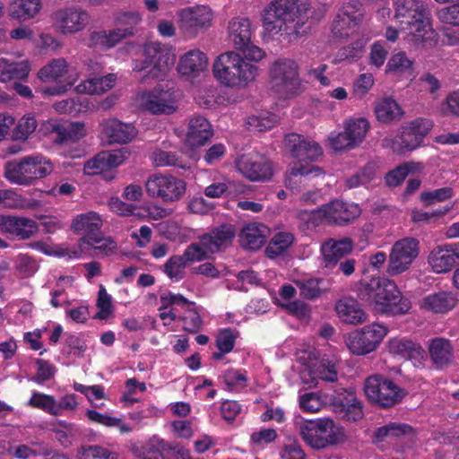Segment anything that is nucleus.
Returning a JSON list of instances; mask_svg holds the SVG:
<instances>
[{"mask_svg": "<svg viewBox=\"0 0 459 459\" xmlns=\"http://www.w3.org/2000/svg\"><path fill=\"white\" fill-rule=\"evenodd\" d=\"M313 13L308 0H274L264 11V26L270 32L299 36L310 28L304 26Z\"/></svg>", "mask_w": 459, "mask_h": 459, "instance_id": "1", "label": "nucleus"}, {"mask_svg": "<svg viewBox=\"0 0 459 459\" xmlns=\"http://www.w3.org/2000/svg\"><path fill=\"white\" fill-rule=\"evenodd\" d=\"M358 296L374 304L378 313L388 316L405 315L411 307L410 299L403 295L394 281L387 278L362 279L358 286Z\"/></svg>", "mask_w": 459, "mask_h": 459, "instance_id": "2", "label": "nucleus"}, {"mask_svg": "<svg viewBox=\"0 0 459 459\" xmlns=\"http://www.w3.org/2000/svg\"><path fill=\"white\" fill-rule=\"evenodd\" d=\"M395 18L403 29H409L412 41L417 45H432L436 32L430 22L428 5L419 0H397L394 3Z\"/></svg>", "mask_w": 459, "mask_h": 459, "instance_id": "3", "label": "nucleus"}, {"mask_svg": "<svg viewBox=\"0 0 459 459\" xmlns=\"http://www.w3.org/2000/svg\"><path fill=\"white\" fill-rule=\"evenodd\" d=\"M213 76L227 87H245L258 74L255 65L247 62L239 54L228 51L221 54L212 65Z\"/></svg>", "mask_w": 459, "mask_h": 459, "instance_id": "4", "label": "nucleus"}, {"mask_svg": "<svg viewBox=\"0 0 459 459\" xmlns=\"http://www.w3.org/2000/svg\"><path fill=\"white\" fill-rule=\"evenodd\" d=\"M175 59V55L168 46L158 41H150L141 47V58L133 60L132 68L137 73L147 70V74L141 78L143 82L160 80L165 77Z\"/></svg>", "mask_w": 459, "mask_h": 459, "instance_id": "5", "label": "nucleus"}, {"mask_svg": "<svg viewBox=\"0 0 459 459\" xmlns=\"http://www.w3.org/2000/svg\"><path fill=\"white\" fill-rule=\"evenodd\" d=\"M50 160L39 154L9 161L4 167V176L12 183L29 186L44 178L53 171Z\"/></svg>", "mask_w": 459, "mask_h": 459, "instance_id": "6", "label": "nucleus"}, {"mask_svg": "<svg viewBox=\"0 0 459 459\" xmlns=\"http://www.w3.org/2000/svg\"><path fill=\"white\" fill-rule=\"evenodd\" d=\"M303 440L315 449L338 445L346 440L344 429L328 418L310 420L300 427Z\"/></svg>", "mask_w": 459, "mask_h": 459, "instance_id": "7", "label": "nucleus"}, {"mask_svg": "<svg viewBox=\"0 0 459 459\" xmlns=\"http://www.w3.org/2000/svg\"><path fill=\"white\" fill-rule=\"evenodd\" d=\"M364 391L368 401L381 409L394 407L407 395L405 389L391 378L380 374L366 378Z\"/></svg>", "mask_w": 459, "mask_h": 459, "instance_id": "8", "label": "nucleus"}, {"mask_svg": "<svg viewBox=\"0 0 459 459\" xmlns=\"http://www.w3.org/2000/svg\"><path fill=\"white\" fill-rule=\"evenodd\" d=\"M272 90L281 98L288 99L297 94L300 88L298 65L289 58H280L270 68Z\"/></svg>", "mask_w": 459, "mask_h": 459, "instance_id": "9", "label": "nucleus"}, {"mask_svg": "<svg viewBox=\"0 0 459 459\" xmlns=\"http://www.w3.org/2000/svg\"><path fill=\"white\" fill-rule=\"evenodd\" d=\"M141 17L137 13H123L115 18L117 28L106 31H93L90 35V46L103 48H111L122 39L133 36L135 26L140 22Z\"/></svg>", "mask_w": 459, "mask_h": 459, "instance_id": "10", "label": "nucleus"}, {"mask_svg": "<svg viewBox=\"0 0 459 459\" xmlns=\"http://www.w3.org/2000/svg\"><path fill=\"white\" fill-rule=\"evenodd\" d=\"M145 190L152 198L160 199L164 203H174L184 196L186 184L172 175L154 174L148 178Z\"/></svg>", "mask_w": 459, "mask_h": 459, "instance_id": "11", "label": "nucleus"}, {"mask_svg": "<svg viewBox=\"0 0 459 459\" xmlns=\"http://www.w3.org/2000/svg\"><path fill=\"white\" fill-rule=\"evenodd\" d=\"M229 39L233 47L241 51L245 57L253 61L261 60L265 53L251 40V22L247 18H234L229 23Z\"/></svg>", "mask_w": 459, "mask_h": 459, "instance_id": "12", "label": "nucleus"}, {"mask_svg": "<svg viewBox=\"0 0 459 459\" xmlns=\"http://www.w3.org/2000/svg\"><path fill=\"white\" fill-rule=\"evenodd\" d=\"M387 332L388 329L382 325H368L349 333L346 345L352 354L366 355L378 347Z\"/></svg>", "mask_w": 459, "mask_h": 459, "instance_id": "13", "label": "nucleus"}, {"mask_svg": "<svg viewBox=\"0 0 459 459\" xmlns=\"http://www.w3.org/2000/svg\"><path fill=\"white\" fill-rule=\"evenodd\" d=\"M419 241L413 238H405L396 241L389 254L387 272L391 275L407 271L420 252Z\"/></svg>", "mask_w": 459, "mask_h": 459, "instance_id": "14", "label": "nucleus"}, {"mask_svg": "<svg viewBox=\"0 0 459 459\" xmlns=\"http://www.w3.org/2000/svg\"><path fill=\"white\" fill-rule=\"evenodd\" d=\"M369 127V123L366 118H350L344 123L342 132L331 134L330 143L335 151L354 149L364 141Z\"/></svg>", "mask_w": 459, "mask_h": 459, "instance_id": "15", "label": "nucleus"}, {"mask_svg": "<svg viewBox=\"0 0 459 459\" xmlns=\"http://www.w3.org/2000/svg\"><path fill=\"white\" fill-rule=\"evenodd\" d=\"M177 91L173 88L158 85L142 95L143 108L153 115H170L177 108Z\"/></svg>", "mask_w": 459, "mask_h": 459, "instance_id": "16", "label": "nucleus"}, {"mask_svg": "<svg viewBox=\"0 0 459 459\" xmlns=\"http://www.w3.org/2000/svg\"><path fill=\"white\" fill-rule=\"evenodd\" d=\"M387 348L393 356L410 360L415 368H426L427 354L420 343L406 337H394L388 341Z\"/></svg>", "mask_w": 459, "mask_h": 459, "instance_id": "17", "label": "nucleus"}, {"mask_svg": "<svg viewBox=\"0 0 459 459\" xmlns=\"http://www.w3.org/2000/svg\"><path fill=\"white\" fill-rule=\"evenodd\" d=\"M236 166L238 170L251 181H267L273 176L272 163L258 153L241 155L237 160Z\"/></svg>", "mask_w": 459, "mask_h": 459, "instance_id": "18", "label": "nucleus"}, {"mask_svg": "<svg viewBox=\"0 0 459 459\" xmlns=\"http://www.w3.org/2000/svg\"><path fill=\"white\" fill-rule=\"evenodd\" d=\"M317 212L328 223L342 226L357 219L360 215L361 210L358 204L353 203L333 200L322 205Z\"/></svg>", "mask_w": 459, "mask_h": 459, "instance_id": "19", "label": "nucleus"}, {"mask_svg": "<svg viewBox=\"0 0 459 459\" xmlns=\"http://www.w3.org/2000/svg\"><path fill=\"white\" fill-rule=\"evenodd\" d=\"M427 359L430 368L436 370H445L455 362V352L452 342L445 337H434L427 342Z\"/></svg>", "mask_w": 459, "mask_h": 459, "instance_id": "20", "label": "nucleus"}, {"mask_svg": "<svg viewBox=\"0 0 459 459\" xmlns=\"http://www.w3.org/2000/svg\"><path fill=\"white\" fill-rule=\"evenodd\" d=\"M39 231L35 221L22 216L0 214V233L19 240H26Z\"/></svg>", "mask_w": 459, "mask_h": 459, "instance_id": "21", "label": "nucleus"}, {"mask_svg": "<svg viewBox=\"0 0 459 459\" xmlns=\"http://www.w3.org/2000/svg\"><path fill=\"white\" fill-rule=\"evenodd\" d=\"M284 141L291 156L298 160V165L315 161L323 154V150L316 142L307 139L303 135L289 134L285 136Z\"/></svg>", "mask_w": 459, "mask_h": 459, "instance_id": "22", "label": "nucleus"}, {"mask_svg": "<svg viewBox=\"0 0 459 459\" xmlns=\"http://www.w3.org/2000/svg\"><path fill=\"white\" fill-rule=\"evenodd\" d=\"M54 24L62 34H74L82 30L89 21L86 11L76 7L59 9L54 13Z\"/></svg>", "mask_w": 459, "mask_h": 459, "instance_id": "23", "label": "nucleus"}, {"mask_svg": "<svg viewBox=\"0 0 459 459\" xmlns=\"http://www.w3.org/2000/svg\"><path fill=\"white\" fill-rule=\"evenodd\" d=\"M235 236V227L230 223H223L211 229L209 232L200 235L198 239L210 254L213 255L230 247Z\"/></svg>", "mask_w": 459, "mask_h": 459, "instance_id": "24", "label": "nucleus"}, {"mask_svg": "<svg viewBox=\"0 0 459 459\" xmlns=\"http://www.w3.org/2000/svg\"><path fill=\"white\" fill-rule=\"evenodd\" d=\"M30 72V64L21 55L7 54L0 56V82L26 80Z\"/></svg>", "mask_w": 459, "mask_h": 459, "instance_id": "25", "label": "nucleus"}, {"mask_svg": "<svg viewBox=\"0 0 459 459\" xmlns=\"http://www.w3.org/2000/svg\"><path fill=\"white\" fill-rule=\"evenodd\" d=\"M459 262V243L436 247L429 255V264L437 273H447Z\"/></svg>", "mask_w": 459, "mask_h": 459, "instance_id": "26", "label": "nucleus"}, {"mask_svg": "<svg viewBox=\"0 0 459 459\" xmlns=\"http://www.w3.org/2000/svg\"><path fill=\"white\" fill-rule=\"evenodd\" d=\"M101 225V220L98 213L90 212L78 215L73 221L72 229L75 233L82 235L80 239V246L82 247L83 244H87L100 235Z\"/></svg>", "mask_w": 459, "mask_h": 459, "instance_id": "27", "label": "nucleus"}, {"mask_svg": "<svg viewBox=\"0 0 459 459\" xmlns=\"http://www.w3.org/2000/svg\"><path fill=\"white\" fill-rule=\"evenodd\" d=\"M212 135V126L204 117L195 116L189 120L186 141L191 148L204 145Z\"/></svg>", "mask_w": 459, "mask_h": 459, "instance_id": "28", "label": "nucleus"}, {"mask_svg": "<svg viewBox=\"0 0 459 459\" xmlns=\"http://www.w3.org/2000/svg\"><path fill=\"white\" fill-rule=\"evenodd\" d=\"M353 243L351 238H344L339 240L330 238L321 247L325 265L327 268L337 265L339 261L352 251Z\"/></svg>", "mask_w": 459, "mask_h": 459, "instance_id": "29", "label": "nucleus"}, {"mask_svg": "<svg viewBox=\"0 0 459 459\" xmlns=\"http://www.w3.org/2000/svg\"><path fill=\"white\" fill-rule=\"evenodd\" d=\"M212 13L206 6L184 9L180 13L181 27L191 32L210 26Z\"/></svg>", "mask_w": 459, "mask_h": 459, "instance_id": "30", "label": "nucleus"}, {"mask_svg": "<svg viewBox=\"0 0 459 459\" xmlns=\"http://www.w3.org/2000/svg\"><path fill=\"white\" fill-rule=\"evenodd\" d=\"M267 233L268 228L264 224H247L239 233L240 246L244 249L256 251L265 244Z\"/></svg>", "mask_w": 459, "mask_h": 459, "instance_id": "31", "label": "nucleus"}, {"mask_svg": "<svg viewBox=\"0 0 459 459\" xmlns=\"http://www.w3.org/2000/svg\"><path fill=\"white\" fill-rule=\"evenodd\" d=\"M339 318L346 324L359 325L366 321L367 315L359 302L352 298H343L335 304Z\"/></svg>", "mask_w": 459, "mask_h": 459, "instance_id": "32", "label": "nucleus"}, {"mask_svg": "<svg viewBox=\"0 0 459 459\" xmlns=\"http://www.w3.org/2000/svg\"><path fill=\"white\" fill-rule=\"evenodd\" d=\"M103 133L109 143H127L135 137L136 129L130 124L114 118L104 123Z\"/></svg>", "mask_w": 459, "mask_h": 459, "instance_id": "33", "label": "nucleus"}, {"mask_svg": "<svg viewBox=\"0 0 459 459\" xmlns=\"http://www.w3.org/2000/svg\"><path fill=\"white\" fill-rule=\"evenodd\" d=\"M208 60L206 55L200 50H190L180 57L178 72L182 75L196 76L206 69Z\"/></svg>", "mask_w": 459, "mask_h": 459, "instance_id": "34", "label": "nucleus"}, {"mask_svg": "<svg viewBox=\"0 0 459 459\" xmlns=\"http://www.w3.org/2000/svg\"><path fill=\"white\" fill-rule=\"evenodd\" d=\"M457 303L456 296L451 291H439L426 296L421 307L437 314H445L453 309Z\"/></svg>", "mask_w": 459, "mask_h": 459, "instance_id": "35", "label": "nucleus"}, {"mask_svg": "<svg viewBox=\"0 0 459 459\" xmlns=\"http://www.w3.org/2000/svg\"><path fill=\"white\" fill-rule=\"evenodd\" d=\"M178 446H173L167 441L153 438L142 447L139 457L142 459H174L176 453H179Z\"/></svg>", "mask_w": 459, "mask_h": 459, "instance_id": "36", "label": "nucleus"}, {"mask_svg": "<svg viewBox=\"0 0 459 459\" xmlns=\"http://www.w3.org/2000/svg\"><path fill=\"white\" fill-rule=\"evenodd\" d=\"M384 141L386 143V145L390 146L397 153L413 151L422 143L407 126H403L400 134L394 138H385Z\"/></svg>", "mask_w": 459, "mask_h": 459, "instance_id": "37", "label": "nucleus"}, {"mask_svg": "<svg viewBox=\"0 0 459 459\" xmlns=\"http://www.w3.org/2000/svg\"><path fill=\"white\" fill-rule=\"evenodd\" d=\"M41 7V0H13L9 6V14L13 19L24 22L34 18Z\"/></svg>", "mask_w": 459, "mask_h": 459, "instance_id": "38", "label": "nucleus"}, {"mask_svg": "<svg viewBox=\"0 0 459 459\" xmlns=\"http://www.w3.org/2000/svg\"><path fill=\"white\" fill-rule=\"evenodd\" d=\"M116 82V75L108 74L105 76L92 77L83 81L77 86L80 92L87 94H102L111 89Z\"/></svg>", "mask_w": 459, "mask_h": 459, "instance_id": "39", "label": "nucleus"}, {"mask_svg": "<svg viewBox=\"0 0 459 459\" xmlns=\"http://www.w3.org/2000/svg\"><path fill=\"white\" fill-rule=\"evenodd\" d=\"M299 290V296L307 300H314L326 290L323 278H302L294 281Z\"/></svg>", "mask_w": 459, "mask_h": 459, "instance_id": "40", "label": "nucleus"}, {"mask_svg": "<svg viewBox=\"0 0 459 459\" xmlns=\"http://www.w3.org/2000/svg\"><path fill=\"white\" fill-rule=\"evenodd\" d=\"M152 159L158 167H175L185 170L190 168L189 162L177 152L159 149L152 152Z\"/></svg>", "mask_w": 459, "mask_h": 459, "instance_id": "41", "label": "nucleus"}, {"mask_svg": "<svg viewBox=\"0 0 459 459\" xmlns=\"http://www.w3.org/2000/svg\"><path fill=\"white\" fill-rule=\"evenodd\" d=\"M52 126L53 131L57 134L56 142L59 143L68 141L75 142L85 134L84 125L82 123H56Z\"/></svg>", "mask_w": 459, "mask_h": 459, "instance_id": "42", "label": "nucleus"}, {"mask_svg": "<svg viewBox=\"0 0 459 459\" xmlns=\"http://www.w3.org/2000/svg\"><path fill=\"white\" fill-rule=\"evenodd\" d=\"M375 114L378 121L388 124L395 119H399L403 112L394 100L385 98L377 103L375 106Z\"/></svg>", "mask_w": 459, "mask_h": 459, "instance_id": "43", "label": "nucleus"}, {"mask_svg": "<svg viewBox=\"0 0 459 459\" xmlns=\"http://www.w3.org/2000/svg\"><path fill=\"white\" fill-rule=\"evenodd\" d=\"M315 173L318 176L323 173V169L315 165H295L288 173L285 185L291 190H299V184L302 182V178Z\"/></svg>", "mask_w": 459, "mask_h": 459, "instance_id": "44", "label": "nucleus"}, {"mask_svg": "<svg viewBox=\"0 0 459 459\" xmlns=\"http://www.w3.org/2000/svg\"><path fill=\"white\" fill-rule=\"evenodd\" d=\"M309 374L314 381L321 380L333 383L338 379L336 364L328 359H322L320 361L314 364Z\"/></svg>", "mask_w": 459, "mask_h": 459, "instance_id": "45", "label": "nucleus"}, {"mask_svg": "<svg viewBox=\"0 0 459 459\" xmlns=\"http://www.w3.org/2000/svg\"><path fill=\"white\" fill-rule=\"evenodd\" d=\"M294 236L290 232H278L269 241L265 255L269 258H275L283 254L293 243Z\"/></svg>", "mask_w": 459, "mask_h": 459, "instance_id": "46", "label": "nucleus"}, {"mask_svg": "<svg viewBox=\"0 0 459 459\" xmlns=\"http://www.w3.org/2000/svg\"><path fill=\"white\" fill-rule=\"evenodd\" d=\"M278 123V116L267 111H262L255 115H251L247 119V126L249 130L256 132H265Z\"/></svg>", "mask_w": 459, "mask_h": 459, "instance_id": "47", "label": "nucleus"}, {"mask_svg": "<svg viewBox=\"0 0 459 459\" xmlns=\"http://www.w3.org/2000/svg\"><path fill=\"white\" fill-rule=\"evenodd\" d=\"M67 72V63L64 58L53 59L40 68L38 77L43 82H54L63 77Z\"/></svg>", "mask_w": 459, "mask_h": 459, "instance_id": "48", "label": "nucleus"}, {"mask_svg": "<svg viewBox=\"0 0 459 459\" xmlns=\"http://www.w3.org/2000/svg\"><path fill=\"white\" fill-rule=\"evenodd\" d=\"M86 416L91 422L105 426V427H116L121 433H129L132 429L123 422L120 418L113 417L108 414L100 413L95 410H87Z\"/></svg>", "mask_w": 459, "mask_h": 459, "instance_id": "49", "label": "nucleus"}, {"mask_svg": "<svg viewBox=\"0 0 459 459\" xmlns=\"http://www.w3.org/2000/svg\"><path fill=\"white\" fill-rule=\"evenodd\" d=\"M412 432L413 429L408 424L391 422L379 427L374 436L377 441H383L385 437H400Z\"/></svg>", "mask_w": 459, "mask_h": 459, "instance_id": "50", "label": "nucleus"}, {"mask_svg": "<svg viewBox=\"0 0 459 459\" xmlns=\"http://www.w3.org/2000/svg\"><path fill=\"white\" fill-rule=\"evenodd\" d=\"M27 404L31 408L42 410L43 411L56 416L57 402L53 395L33 392Z\"/></svg>", "mask_w": 459, "mask_h": 459, "instance_id": "51", "label": "nucleus"}, {"mask_svg": "<svg viewBox=\"0 0 459 459\" xmlns=\"http://www.w3.org/2000/svg\"><path fill=\"white\" fill-rule=\"evenodd\" d=\"M186 265L187 264L181 255H174L163 264V273L172 281H179L185 277Z\"/></svg>", "mask_w": 459, "mask_h": 459, "instance_id": "52", "label": "nucleus"}, {"mask_svg": "<svg viewBox=\"0 0 459 459\" xmlns=\"http://www.w3.org/2000/svg\"><path fill=\"white\" fill-rule=\"evenodd\" d=\"M223 383L228 389L239 390L247 385V374L244 369L228 368L221 376Z\"/></svg>", "mask_w": 459, "mask_h": 459, "instance_id": "53", "label": "nucleus"}, {"mask_svg": "<svg viewBox=\"0 0 459 459\" xmlns=\"http://www.w3.org/2000/svg\"><path fill=\"white\" fill-rule=\"evenodd\" d=\"M412 61L409 59L404 52L394 54L389 58L385 72L388 74H403L412 68Z\"/></svg>", "mask_w": 459, "mask_h": 459, "instance_id": "54", "label": "nucleus"}, {"mask_svg": "<svg viewBox=\"0 0 459 459\" xmlns=\"http://www.w3.org/2000/svg\"><path fill=\"white\" fill-rule=\"evenodd\" d=\"M455 191L450 186H444L431 191H424L420 195V200L426 205L430 206L436 203L445 202L451 199Z\"/></svg>", "mask_w": 459, "mask_h": 459, "instance_id": "55", "label": "nucleus"}, {"mask_svg": "<svg viewBox=\"0 0 459 459\" xmlns=\"http://www.w3.org/2000/svg\"><path fill=\"white\" fill-rule=\"evenodd\" d=\"M238 335V332L230 327L221 329L215 339V346L217 350H220L222 352H231L235 347Z\"/></svg>", "mask_w": 459, "mask_h": 459, "instance_id": "56", "label": "nucleus"}, {"mask_svg": "<svg viewBox=\"0 0 459 459\" xmlns=\"http://www.w3.org/2000/svg\"><path fill=\"white\" fill-rule=\"evenodd\" d=\"M210 252L202 242H194L188 245L181 255L186 264L204 261L209 258Z\"/></svg>", "mask_w": 459, "mask_h": 459, "instance_id": "57", "label": "nucleus"}, {"mask_svg": "<svg viewBox=\"0 0 459 459\" xmlns=\"http://www.w3.org/2000/svg\"><path fill=\"white\" fill-rule=\"evenodd\" d=\"M93 238L87 245L92 247L94 250L104 255H112L117 248V242L110 237H103L102 232Z\"/></svg>", "mask_w": 459, "mask_h": 459, "instance_id": "58", "label": "nucleus"}, {"mask_svg": "<svg viewBox=\"0 0 459 459\" xmlns=\"http://www.w3.org/2000/svg\"><path fill=\"white\" fill-rule=\"evenodd\" d=\"M362 4L359 0H351L348 3L343 4L338 13L342 17H346L350 21L359 24L363 19Z\"/></svg>", "mask_w": 459, "mask_h": 459, "instance_id": "59", "label": "nucleus"}, {"mask_svg": "<svg viewBox=\"0 0 459 459\" xmlns=\"http://www.w3.org/2000/svg\"><path fill=\"white\" fill-rule=\"evenodd\" d=\"M358 25L348 18L342 17L340 13H337L332 24V31L338 38H347Z\"/></svg>", "mask_w": 459, "mask_h": 459, "instance_id": "60", "label": "nucleus"}, {"mask_svg": "<svg viewBox=\"0 0 459 459\" xmlns=\"http://www.w3.org/2000/svg\"><path fill=\"white\" fill-rule=\"evenodd\" d=\"M37 128L34 117H22L13 130V136L16 140H26Z\"/></svg>", "mask_w": 459, "mask_h": 459, "instance_id": "61", "label": "nucleus"}, {"mask_svg": "<svg viewBox=\"0 0 459 459\" xmlns=\"http://www.w3.org/2000/svg\"><path fill=\"white\" fill-rule=\"evenodd\" d=\"M114 453L100 446H82L79 459H114Z\"/></svg>", "mask_w": 459, "mask_h": 459, "instance_id": "62", "label": "nucleus"}, {"mask_svg": "<svg viewBox=\"0 0 459 459\" xmlns=\"http://www.w3.org/2000/svg\"><path fill=\"white\" fill-rule=\"evenodd\" d=\"M363 53V45L360 41H356L351 43L349 46H345L340 48L336 55V59L338 62L342 61H349L355 62L357 61Z\"/></svg>", "mask_w": 459, "mask_h": 459, "instance_id": "63", "label": "nucleus"}, {"mask_svg": "<svg viewBox=\"0 0 459 459\" xmlns=\"http://www.w3.org/2000/svg\"><path fill=\"white\" fill-rule=\"evenodd\" d=\"M357 395L353 388H342L334 391L331 401L335 411L338 412L339 409H343L345 406L355 401Z\"/></svg>", "mask_w": 459, "mask_h": 459, "instance_id": "64", "label": "nucleus"}]
</instances>
